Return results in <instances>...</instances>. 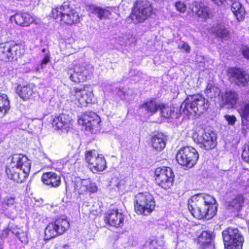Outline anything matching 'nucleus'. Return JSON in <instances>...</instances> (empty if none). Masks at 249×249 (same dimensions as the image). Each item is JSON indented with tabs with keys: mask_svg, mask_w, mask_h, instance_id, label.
I'll list each match as a JSON object with an SVG mask.
<instances>
[{
	"mask_svg": "<svg viewBox=\"0 0 249 249\" xmlns=\"http://www.w3.org/2000/svg\"><path fill=\"white\" fill-rule=\"evenodd\" d=\"M100 118L93 112H86L79 120V124L85 126L86 130L92 133H96L100 130Z\"/></svg>",
	"mask_w": 249,
	"mask_h": 249,
	"instance_id": "ddd939ff",
	"label": "nucleus"
},
{
	"mask_svg": "<svg viewBox=\"0 0 249 249\" xmlns=\"http://www.w3.org/2000/svg\"><path fill=\"white\" fill-rule=\"evenodd\" d=\"M188 209L192 215L198 219H210L217 212L215 198L207 194L193 196L188 202Z\"/></svg>",
	"mask_w": 249,
	"mask_h": 249,
	"instance_id": "f257e3e1",
	"label": "nucleus"
},
{
	"mask_svg": "<svg viewBox=\"0 0 249 249\" xmlns=\"http://www.w3.org/2000/svg\"><path fill=\"white\" fill-rule=\"evenodd\" d=\"M241 51L244 57L249 59V48L247 46H243L241 48Z\"/></svg>",
	"mask_w": 249,
	"mask_h": 249,
	"instance_id": "37998d69",
	"label": "nucleus"
},
{
	"mask_svg": "<svg viewBox=\"0 0 249 249\" xmlns=\"http://www.w3.org/2000/svg\"><path fill=\"white\" fill-rule=\"evenodd\" d=\"M51 16L55 19L59 18L67 24L71 25L79 21V16L72 8L69 1H65L61 5L52 9Z\"/></svg>",
	"mask_w": 249,
	"mask_h": 249,
	"instance_id": "20e7f679",
	"label": "nucleus"
},
{
	"mask_svg": "<svg viewBox=\"0 0 249 249\" xmlns=\"http://www.w3.org/2000/svg\"><path fill=\"white\" fill-rule=\"evenodd\" d=\"M193 138L195 142L205 150L213 149L216 145V135L210 130L200 129L194 133Z\"/></svg>",
	"mask_w": 249,
	"mask_h": 249,
	"instance_id": "423d86ee",
	"label": "nucleus"
},
{
	"mask_svg": "<svg viewBox=\"0 0 249 249\" xmlns=\"http://www.w3.org/2000/svg\"><path fill=\"white\" fill-rule=\"evenodd\" d=\"M211 31L219 38L226 39L228 37L229 32L223 24H217L213 25Z\"/></svg>",
	"mask_w": 249,
	"mask_h": 249,
	"instance_id": "c85d7f7f",
	"label": "nucleus"
},
{
	"mask_svg": "<svg viewBox=\"0 0 249 249\" xmlns=\"http://www.w3.org/2000/svg\"><path fill=\"white\" fill-rule=\"evenodd\" d=\"M217 6H220L223 4L225 0H211Z\"/></svg>",
	"mask_w": 249,
	"mask_h": 249,
	"instance_id": "09e8293b",
	"label": "nucleus"
},
{
	"mask_svg": "<svg viewBox=\"0 0 249 249\" xmlns=\"http://www.w3.org/2000/svg\"><path fill=\"white\" fill-rule=\"evenodd\" d=\"M244 201L243 196L241 195H237L230 202L229 208L239 210L242 207Z\"/></svg>",
	"mask_w": 249,
	"mask_h": 249,
	"instance_id": "f704fd0d",
	"label": "nucleus"
},
{
	"mask_svg": "<svg viewBox=\"0 0 249 249\" xmlns=\"http://www.w3.org/2000/svg\"><path fill=\"white\" fill-rule=\"evenodd\" d=\"M85 160L93 173L102 171L106 167V161L104 156L102 155L97 156L95 150L88 151L86 153Z\"/></svg>",
	"mask_w": 249,
	"mask_h": 249,
	"instance_id": "4468645a",
	"label": "nucleus"
},
{
	"mask_svg": "<svg viewBox=\"0 0 249 249\" xmlns=\"http://www.w3.org/2000/svg\"><path fill=\"white\" fill-rule=\"evenodd\" d=\"M209 107L208 101L199 94L190 95L182 103L179 110L180 115L189 117L191 115L201 114Z\"/></svg>",
	"mask_w": 249,
	"mask_h": 249,
	"instance_id": "7ed1b4c3",
	"label": "nucleus"
},
{
	"mask_svg": "<svg viewBox=\"0 0 249 249\" xmlns=\"http://www.w3.org/2000/svg\"><path fill=\"white\" fill-rule=\"evenodd\" d=\"M117 94L123 100H128L129 99V94H130V90H127L125 91L121 89H118L117 91Z\"/></svg>",
	"mask_w": 249,
	"mask_h": 249,
	"instance_id": "ea45409f",
	"label": "nucleus"
},
{
	"mask_svg": "<svg viewBox=\"0 0 249 249\" xmlns=\"http://www.w3.org/2000/svg\"><path fill=\"white\" fill-rule=\"evenodd\" d=\"M10 230L8 229L3 230L0 234L1 238H5L9 234Z\"/></svg>",
	"mask_w": 249,
	"mask_h": 249,
	"instance_id": "49530a36",
	"label": "nucleus"
},
{
	"mask_svg": "<svg viewBox=\"0 0 249 249\" xmlns=\"http://www.w3.org/2000/svg\"><path fill=\"white\" fill-rule=\"evenodd\" d=\"M238 99V94L234 90H228L225 92L223 100L227 104L231 106L235 105Z\"/></svg>",
	"mask_w": 249,
	"mask_h": 249,
	"instance_id": "473e14b6",
	"label": "nucleus"
},
{
	"mask_svg": "<svg viewBox=\"0 0 249 249\" xmlns=\"http://www.w3.org/2000/svg\"><path fill=\"white\" fill-rule=\"evenodd\" d=\"M113 7L102 8L94 4L89 5L88 8L89 12L96 15L100 19L108 18L111 14V11Z\"/></svg>",
	"mask_w": 249,
	"mask_h": 249,
	"instance_id": "4be33fe9",
	"label": "nucleus"
},
{
	"mask_svg": "<svg viewBox=\"0 0 249 249\" xmlns=\"http://www.w3.org/2000/svg\"><path fill=\"white\" fill-rule=\"evenodd\" d=\"M205 92L207 96L210 98H213L219 95L218 89L211 86L210 87L208 86Z\"/></svg>",
	"mask_w": 249,
	"mask_h": 249,
	"instance_id": "4c0bfd02",
	"label": "nucleus"
},
{
	"mask_svg": "<svg viewBox=\"0 0 249 249\" xmlns=\"http://www.w3.org/2000/svg\"><path fill=\"white\" fill-rule=\"evenodd\" d=\"M196 241L199 245V248L203 249H214V248L213 241V234L210 231H203Z\"/></svg>",
	"mask_w": 249,
	"mask_h": 249,
	"instance_id": "412c9836",
	"label": "nucleus"
},
{
	"mask_svg": "<svg viewBox=\"0 0 249 249\" xmlns=\"http://www.w3.org/2000/svg\"><path fill=\"white\" fill-rule=\"evenodd\" d=\"M233 1L231 2V10L236 17L238 21H242L244 19L245 9L237 0Z\"/></svg>",
	"mask_w": 249,
	"mask_h": 249,
	"instance_id": "cd10ccee",
	"label": "nucleus"
},
{
	"mask_svg": "<svg viewBox=\"0 0 249 249\" xmlns=\"http://www.w3.org/2000/svg\"><path fill=\"white\" fill-rule=\"evenodd\" d=\"M50 62V55L49 53H46L42 61L41 64V67L42 68H43L45 65L48 64Z\"/></svg>",
	"mask_w": 249,
	"mask_h": 249,
	"instance_id": "c03bdc74",
	"label": "nucleus"
},
{
	"mask_svg": "<svg viewBox=\"0 0 249 249\" xmlns=\"http://www.w3.org/2000/svg\"><path fill=\"white\" fill-rule=\"evenodd\" d=\"M42 52L43 53H46V48H44L42 50Z\"/></svg>",
	"mask_w": 249,
	"mask_h": 249,
	"instance_id": "8fccbe9b",
	"label": "nucleus"
},
{
	"mask_svg": "<svg viewBox=\"0 0 249 249\" xmlns=\"http://www.w3.org/2000/svg\"><path fill=\"white\" fill-rule=\"evenodd\" d=\"M105 221L111 226L122 227L124 223V215L119 213L118 210H109L105 216Z\"/></svg>",
	"mask_w": 249,
	"mask_h": 249,
	"instance_id": "a211bd4d",
	"label": "nucleus"
},
{
	"mask_svg": "<svg viewBox=\"0 0 249 249\" xmlns=\"http://www.w3.org/2000/svg\"><path fill=\"white\" fill-rule=\"evenodd\" d=\"M161 107H160V113L163 117L166 118H177L178 115L174 110V108L169 107H165L164 105L161 104Z\"/></svg>",
	"mask_w": 249,
	"mask_h": 249,
	"instance_id": "72a5a7b5",
	"label": "nucleus"
},
{
	"mask_svg": "<svg viewBox=\"0 0 249 249\" xmlns=\"http://www.w3.org/2000/svg\"><path fill=\"white\" fill-rule=\"evenodd\" d=\"M166 136L161 133H158L153 136L151 144L153 148L157 151H162L166 144Z\"/></svg>",
	"mask_w": 249,
	"mask_h": 249,
	"instance_id": "393cba45",
	"label": "nucleus"
},
{
	"mask_svg": "<svg viewBox=\"0 0 249 249\" xmlns=\"http://www.w3.org/2000/svg\"><path fill=\"white\" fill-rule=\"evenodd\" d=\"M153 12L152 4L146 0L137 1L130 15V18L134 23L143 21L150 17Z\"/></svg>",
	"mask_w": 249,
	"mask_h": 249,
	"instance_id": "6e6552de",
	"label": "nucleus"
},
{
	"mask_svg": "<svg viewBox=\"0 0 249 249\" xmlns=\"http://www.w3.org/2000/svg\"><path fill=\"white\" fill-rule=\"evenodd\" d=\"M16 23L21 26H28L34 21L33 18L30 14L24 13L17 14L15 15Z\"/></svg>",
	"mask_w": 249,
	"mask_h": 249,
	"instance_id": "bb28decb",
	"label": "nucleus"
},
{
	"mask_svg": "<svg viewBox=\"0 0 249 249\" xmlns=\"http://www.w3.org/2000/svg\"><path fill=\"white\" fill-rule=\"evenodd\" d=\"M52 125L55 129L65 130L68 131L72 126L71 117L69 115L62 114L54 118Z\"/></svg>",
	"mask_w": 249,
	"mask_h": 249,
	"instance_id": "aec40b11",
	"label": "nucleus"
},
{
	"mask_svg": "<svg viewBox=\"0 0 249 249\" xmlns=\"http://www.w3.org/2000/svg\"><path fill=\"white\" fill-rule=\"evenodd\" d=\"M135 210L140 214L147 215L155 207V202L153 196L148 192L140 193L135 197Z\"/></svg>",
	"mask_w": 249,
	"mask_h": 249,
	"instance_id": "39448f33",
	"label": "nucleus"
},
{
	"mask_svg": "<svg viewBox=\"0 0 249 249\" xmlns=\"http://www.w3.org/2000/svg\"><path fill=\"white\" fill-rule=\"evenodd\" d=\"M161 107V104H158L155 100H152L144 103L142 105L141 108L152 115L155 113L158 109H160V107Z\"/></svg>",
	"mask_w": 249,
	"mask_h": 249,
	"instance_id": "c756f323",
	"label": "nucleus"
},
{
	"mask_svg": "<svg viewBox=\"0 0 249 249\" xmlns=\"http://www.w3.org/2000/svg\"><path fill=\"white\" fill-rule=\"evenodd\" d=\"M193 13L202 18H209L212 16L209 8L207 6H201L198 2H194L190 7Z\"/></svg>",
	"mask_w": 249,
	"mask_h": 249,
	"instance_id": "b1692460",
	"label": "nucleus"
},
{
	"mask_svg": "<svg viewBox=\"0 0 249 249\" xmlns=\"http://www.w3.org/2000/svg\"><path fill=\"white\" fill-rule=\"evenodd\" d=\"M243 244H235L231 246L224 247L225 249H242Z\"/></svg>",
	"mask_w": 249,
	"mask_h": 249,
	"instance_id": "a18cd8bd",
	"label": "nucleus"
},
{
	"mask_svg": "<svg viewBox=\"0 0 249 249\" xmlns=\"http://www.w3.org/2000/svg\"><path fill=\"white\" fill-rule=\"evenodd\" d=\"M242 121L249 122V100L243 104L239 110Z\"/></svg>",
	"mask_w": 249,
	"mask_h": 249,
	"instance_id": "c9c22d12",
	"label": "nucleus"
},
{
	"mask_svg": "<svg viewBox=\"0 0 249 249\" xmlns=\"http://www.w3.org/2000/svg\"><path fill=\"white\" fill-rule=\"evenodd\" d=\"M6 172L8 177L18 183L23 182L27 178L31 168L28 158L22 154H14L9 159Z\"/></svg>",
	"mask_w": 249,
	"mask_h": 249,
	"instance_id": "f03ea898",
	"label": "nucleus"
},
{
	"mask_svg": "<svg viewBox=\"0 0 249 249\" xmlns=\"http://www.w3.org/2000/svg\"><path fill=\"white\" fill-rule=\"evenodd\" d=\"M97 190L95 183L90 178H78L75 181L74 191L79 194H85L88 192L94 193Z\"/></svg>",
	"mask_w": 249,
	"mask_h": 249,
	"instance_id": "dca6fc26",
	"label": "nucleus"
},
{
	"mask_svg": "<svg viewBox=\"0 0 249 249\" xmlns=\"http://www.w3.org/2000/svg\"><path fill=\"white\" fill-rule=\"evenodd\" d=\"M93 98L92 90L89 88H73L70 94V100L77 106L82 107H87L89 104H91Z\"/></svg>",
	"mask_w": 249,
	"mask_h": 249,
	"instance_id": "1a4fd4ad",
	"label": "nucleus"
},
{
	"mask_svg": "<svg viewBox=\"0 0 249 249\" xmlns=\"http://www.w3.org/2000/svg\"><path fill=\"white\" fill-rule=\"evenodd\" d=\"M16 203V198L11 195H7L3 197L1 200V205L6 216L10 218H14V216L10 213L7 210L8 208L13 206Z\"/></svg>",
	"mask_w": 249,
	"mask_h": 249,
	"instance_id": "a878e982",
	"label": "nucleus"
},
{
	"mask_svg": "<svg viewBox=\"0 0 249 249\" xmlns=\"http://www.w3.org/2000/svg\"><path fill=\"white\" fill-rule=\"evenodd\" d=\"M10 108V101L7 95L0 94V117L3 116Z\"/></svg>",
	"mask_w": 249,
	"mask_h": 249,
	"instance_id": "2f4dec72",
	"label": "nucleus"
},
{
	"mask_svg": "<svg viewBox=\"0 0 249 249\" xmlns=\"http://www.w3.org/2000/svg\"><path fill=\"white\" fill-rule=\"evenodd\" d=\"M181 48L183 49L186 52H189L190 51V47L186 43H183L181 45Z\"/></svg>",
	"mask_w": 249,
	"mask_h": 249,
	"instance_id": "de8ad7c7",
	"label": "nucleus"
},
{
	"mask_svg": "<svg viewBox=\"0 0 249 249\" xmlns=\"http://www.w3.org/2000/svg\"><path fill=\"white\" fill-rule=\"evenodd\" d=\"M225 118L229 124L231 125H233L236 120V118L234 116L225 115Z\"/></svg>",
	"mask_w": 249,
	"mask_h": 249,
	"instance_id": "79ce46f5",
	"label": "nucleus"
},
{
	"mask_svg": "<svg viewBox=\"0 0 249 249\" xmlns=\"http://www.w3.org/2000/svg\"><path fill=\"white\" fill-rule=\"evenodd\" d=\"M90 71L84 67L75 66L73 69L69 68L68 74L72 81L75 83L83 82L86 80L87 76L90 75Z\"/></svg>",
	"mask_w": 249,
	"mask_h": 249,
	"instance_id": "f3484780",
	"label": "nucleus"
},
{
	"mask_svg": "<svg viewBox=\"0 0 249 249\" xmlns=\"http://www.w3.org/2000/svg\"><path fill=\"white\" fill-rule=\"evenodd\" d=\"M21 54L19 45L11 42L0 44V59L2 61L17 59Z\"/></svg>",
	"mask_w": 249,
	"mask_h": 249,
	"instance_id": "f8f14e48",
	"label": "nucleus"
},
{
	"mask_svg": "<svg viewBox=\"0 0 249 249\" xmlns=\"http://www.w3.org/2000/svg\"><path fill=\"white\" fill-rule=\"evenodd\" d=\"M155 180L157 184L164 189L172 186L174 180V174L168 167H159L155 171Z\"/></svg>",
	"mask_w": 249,
	"mask_h": 249,
	"instance_id": "9d476101",
	"label": "nucleus"
},
{
	"mask_svg": "<svg viewBox=\"0 0 249 249\" xmlns=\"http://www.w3.org/2000/svg\"><path fill=\"white\" fill-rule=\"evenodd\" d=\"M199 158L197 151L191 146L181 147L176 155L178 162L182 166L191 168L196 163Z\"/></svg>",
	"mask_w": 249,
	"mask_h": 249,
	"instance_id": "0eeeda50",
	"label": "nucleus"
},
{
	"mask_svg": "<svg viewBox=\"0 0 249 249\" xmlns=\"http://www.w3.org/2000/svg\"><path fill=\"white\" fill-rule=\"evenodd\" d=\"M0 113H1V112H0Z\"/></svg>",
	"mask_w": 249,
	"mask_h": 249,
	"instance_id": "3c124183",
	"label": "nucleus"
},
{
	"mask_svg": "<svg viewBox=\"0 0 249 249\" xmlns=\"http://www.w3.org/2000/svg\"><path fill=\"white\" fill-rule=\"evenodd\" d=\"M69 226V222L65 218H59L54 222L49 223L45 230V239L50 240L63 234Z\"/></svg>",
	"mask_w": 249,
	"mask_h": 249,
	"instance_id": "9b49d317",
	"label": "nucleus"
},
{
	"mask_svg": "<svg viewBox=\"0 0 249 249\" xmlns=\"http://www.w3.org/2000/svg\"><path fill=\"white\" fill-rule=\"evenodd\" d=\"M175 7L176 8V10L179 12L180 13H184L187 7L183 2H181L180 1H178L175 3Z\"/></svg>",
	"mask_w": 249,
	"mask_h": 249,
	"instance_id": "a19ab883",
	"label": "nucleus"
},
{
	"mask_svg": "<svg viewBox=\"0 0 249 249\" xmlns=\"http://www.w3.org/2000/svg\"><path fill=\"white\" fill-rule=\"evenodd\" d=\"M17 92L18 95L23 100H26L30 98L33 93V87L30 85L24 86H18L17 89Z\"/></svg>",
	"mask_w": 249,
	"mask_h": 249,
	"instance_id": "7c9ffc66",
	"label": "nucleus"
},
{
	"mask_svg": "<svg viewBox=\"0 0 249 249\" xmlns=\"http://www.w3.org/2000/svg\"><path fill=\"white\" fill-rule=\"evenodd\" d=\"M224 247L243 244L244 238L237 228L229 227L222 232Z\"/></svg>",
	"mask_w": 249,
	"mask_h": 249,
	"instance_id": "2eb2a0df",
	"label": "nucleus"
},
{
	"mask_svg": "<svg viewBox=\"0 0 249 249\" xmlns=\"http://www.w3.org/2000/svg\"><path fill=\"white\" fill-rule=\"evenodd\" d=\"M161 247L158 245L155 239L150 240L147 241L145 245V249H161Z\"/></svg>",
	"mask_w": 249,
	"mask_h": 249,
	"instance_id": "58836bf2",
	"label": "nucleus"
},
{
	"mask_svg": "<svg viewBox=\"0 0 249 249\" xmlns=\"http://www.w3.org/2000/svg\"><path fill=\"white\" fill-rule=\"evenodd\" d=\"M41 180L44 184L52 187H58L61 182L60 177L53 172L44 173L42 176Z\"/></svg>",
	"mask_w": 249,
	"mask_h": 249,
	"instance_id": "5701e85b",
	"label": "nucleus"
},
{
	"mask_svg": "<svg viewBox=\"0 0 249 249\" xmlns=\"http://www.w3.org/2000/svg\"><path fill=\"white\" fill-rule=\"evenodd\" d=\"M230 73L232 81L239 86H245L248 84L249 76L245 71L238 68H232Z\"/></svg>",
	"mask_w": 249,
	"mask_h": 249,
	"instance_id": "6ab92c4d",
	"label": "nucleus"
},
{
	"mask_svg": "<svg viewBox=\"0 0 249 249\" xmlns=\"http://www.w3.org/2000/svg\"><path fill=\"white\" fill-rule=\"evenodd\" d=\"M13 233L16 235L21 242L24 244H27L28 243V239L26 231H23L21 229H18L15 232H13Z\"/></svg>",
	"mask_w": 249,
	"mask_h": 249,
	"instance_id": "e433bc0d",
	"label": "nucleus"
}]
</instances>
